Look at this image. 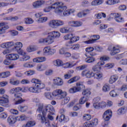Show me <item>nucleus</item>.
<instances>
[{
    "label": "nucleus",
    "instance_id": "obj_45",
    "mask_svg": "<svg viewBox=\"0 0 127 127\" xmlns=\"http://www.w3.org/2000/svg\"><path fill=\"white\" fill-rule=\"evenodd\" d=\"M110 90V84H105L102 87L103 92H105V93L107 92H109Z\"/></svg>",
    "mask_w": 127,
    "mask_h": 127
},
{
    "label": "nucleus",
    "instance_id": "obj_58",
    "mask_svg": "<svg viewBox=\"0 0 127 127\" xmlns=\"http://www.w3.org/2000/svg\"><path fill=\"white\" fill-rule=\"evenodd\" d=\"M44 96L46 99H48L49 100H52V95H51V93L46 92L44 93Z\"/></svg>",
    "mask_w": 127,
    "mask_h": 127
},
{
    "label": "nucleus",
    "instance_id": "obj_10",
    "mask_svg": "<svg viewBox=\"0 0 127 127\" xmlns=\"http://www.w3.org/2000/svg\"><path fill=\"white\" fill-rule=\"evenodd\" d=\"M38 112H54L55 110L54 108L51 105H48L46 107H43V106H40L37 109Z\"/></svg>",
    "mask_w": 127,
    "mask_h": 127
},
{
    "label": "nucleus",
    "instance_id": "obj_1",
    "mask_svg": "<svg viewBox=\"0 0 127 127\" xmlns=\"http://www.w3.org/2000/svg\"><path fill=\"white\" fill-rule=\"evenodd\" d=\"M32 84H35L34 86L29 87L28 91L30 93L34 94H39L41 93V90H43L45 88V84L38 79L33 78L31 80Z\"/></svg>",
    "mask_w": 127,
    "mask_h": 127
},
{
    "label": "nucleus",
    "instance_id": "obj_25",
    "mask_svg": "<svg viewBox=\"0 0 127 127\" xmlns=\"http://www.w3.org/2000/svg\"><path fill=\"white\" fill-rule=\"evenodd\" d=\"M45 61H46V57H38L33 59V62L34 63H41L42 62H45Z\"/></svg>",
    "mask_w": 127,
    "mask_h": 127
},
{
    "label": "nucleus",
    "instance_id": "obj_41",
    "mask_svg": "<svg viewBox=\"0 0 127 127\" xmlns=\"http://www.w3.org/2000/svg\"><path fill=\"white\" fill-rule=\"evenodd\" d=\"M30 59V56L26 55H24L20 58V61L21 62H24V61H27Z\"/></svg>",
    "mask_w": 127,
    "mask_h": 127
},
{
    "label": "nucleus",
    "instance_id": "obj_44",
    "mask_svg": "<svg viewBox=\"0 0 127 127\" xmlns=\"http://www.w3.org/2000/svg\"><path fill=\"white\" fill-rule=\"evenodd\" d=\"M10 76V72L9 71H6L0 73V78H7Z\"/></svg>",
    "mask_w": 127,
    "mask_h": 127
},
{
    "label": "nucleus",
    "instance_id": "obj_38",
    "mask_svg": "<svg viewBox=\"0 0 127 127\" xmlns=\"http://www.w3.org/2000/svg\"><path fill=\"white\" fill-rule=\"evenodd\" d=\"M91 94V91L89 89H85L82 92V95L84 96V97L88 98V99Z\"/></svg>",
    "mask_w": 127,
    "mask_h": 127
},
{
    "label": "nucleus",
    "instance_id": "obj_39",
    "mask_svg": "<svg viewBox=\"0 0 127 127\" xmlns=\"http://www.w3.org/2000/svg\"><path fill=\"white\" fill-rule=\"evenodd\" d=\"M69 93L70 94H75V93H77V92H80V88H76V87H73L70 88L68 90Z\"/></svg>",
    "mask_w": 127,
    "mask_h": 127
},
{
    "label": "nucleus",
    "instance_id": "obj_34",
    "mask_svg": "<svg viewBox=\"0 0 127 127\" xmlns=\"http://www.w3.org/2000/svg\"><path fill=\"white\" fill-rule=\"evenodd\" d=\"M118 79H119V76L117 74L111 76L109 79V84H114Z\"/></svg>",
    "mask_w": 127,
    "mask_h": 127
},
{
    "label": "nucleus",
    "instance_id": "obj_52",
    "mask_svg": "<svg viewBox=\"0 0 127 127\" xmlns=\"http://www.w3.org/2000/svg\"><path fill=\"white\" fill-rule=\"evenodd\" d=\"M24 20L26 24H31L33 23V20H32L31 18H26Z\"/></svg>",
    "mask_w": 127,
    "mask_h": 127
},
{
    "label": "nucleus",
    "instance_id": "obj_31",
    "mask_svg": "<svg viewBox=\"0 0 127 127\" xmlns=\"http://www.w3.org/2000/svg\"><path fill=\"white\" fill-rule=\"evenodd\" d=\"M85 51L87 52L86 54L90 55V56H92V57H93V56H96V54H93L92 53V51H94V48L93 47H88L86 48Z\"/></svg>",
    "mask_w": 127,
    "mask_h": 127
},
{
    "label": "nucleus",
    "instance_id": "obj_47",
    "mask_svg": "<svg viewBox=\"0 0 127 127\" xmlns=\"http://www.w3.org/2000/svg\"><path fill=\"white\" fill-rule=\"evenodd\" d=\"M89 100V98L87 97H86V96H83V97H81L79 99V104L80 105H83V104H85L87 101Z\"/></svg>",
    "mask_w": 127,
    "mask_h": 127
},
{
    "label": "nucleus",
    "instance_id": "obj_21",
    "mask_svg": "<svg viewBox=\"0 0 127 127\" xmlns=\"http://www.w3.org/2000/svg\"><path fill=\"white\" fill-rule=\"evenodd\" d=\"M120 2H121L120 0H107L105 1L107 5H115V4L120 3Z\"/></svg>",
    "mask_w": 127,
    "mask_h": 127
},
{
    "label": "nucleus",
    "instance_id": "obj_26",
    "mask_svg": "<svg viewBox=\"0 0 127 127\" xmlns=\"http://www.w3.org/2000/svg\"><path fill=\"white\" fill-rule=\"evenodd\" d=\"M53 64L56 67H61V66L64 65V63L61 60L58 59L53 62Z\"/></svg>",
    "mask_w": 127,
    "mask_h": 127
},
{
    "label": "nucleus",
    "instance_id": "obj_50",
    "mask_svg": "<svg viewBox=\"0 0 127 127\" xmlns=\"http://www.w3.org/2000/svg\"><path fill=\"white\" fill-rule=\"evenodd\" d=\"M9 83L11 84V85L17 86V85H19V80H15L14 79H10L9 80Z\"/></svg>",
    "mask_w": 127,
    "mask_h": 127
},
{
    "label": "nucleus",
    "instance_id": "obj_37",
    "mask_svg": "<svg viewBox=\"0 0 127 127\" xmlns=\"http://www.w3.org/2000/svg\"><path fill=\"white\" fill-rule=\"evenodd\" d=\"M61 33H69L70 32V28L68 27H63L60 29Z\"/></svg>",
    "mask_w": 127,
    "mask_h": 127
},
{
    "label": "nucleus",
    "instance_id": "obj_6",
    "mask_svg": "<svg viewBox=\"0 0 127 127\" xmlns=\"http://www.w3.org/2000/svg\"><path fill=\"white\" fill-rule=\"evenodd\" d=\"M54 42V39L51 36V35H49L45 38H42L39 40V43L40 44H46V45H50Z\"/></svg>",
    "mask_w": 127,
    "mask_h": 127
},
{
    "label": "nucleus",
    "instance_id": "obj_8",
    "mask_svg": "<svg viewBox=\"0 0 127 127\" xmlns=\"http://www.w3.org/2000/svg\"><path fill=\"white\" fill-rule=\"evenodd\" d=\"M120 48H121V47L119 46H109L108 50L109 51H110V55H111V56H114L118 53H120V52H121Z\"/></svg>",
    "mask_w": 127,
    "mask_h": 127
},
{
    "label": "nucleus",
    "instance_id": "obj_28",
    "mask_svg": "<svg viewBox=\"0 0 127 127\" xmlns=\"http://www.w3.org/2000/svg\"><path fill=\"white\" fill-rule=\"evenodd\" d=\"M8 102V96L3 95L2 97H0V104H7Z\"/></svg>",
    "mask_w": 127,
    "mask_h": 127
},
{
    "label": "nucleus",
    "instance_id": "obj_49",
    "mask_svg": "<svg viewBox=\"0 0 127 127\" xmlns=\"http://www.w3.org/2000/svg\"><path fill=\"white\" fill-rule=\"evenodd\" d=\"M109 95L112 98H116V97H117V96H119V93L117 92L116 90H113L110 92Z\"/></svg>",
    "mask_w": 127,
    "mask_h": 127
},
{
    "label": "nucleus",
    "instance_id": "obj_33",
    "mask_svg": "<svg viewBox=\"0 0 127 127\" xmlns=\"http://www.w3.org/2000/svg\"><path fill=\"white\" fill-rule=\"evenodd\" d=\"M37 50V47L35 46H29L27 47L26 51L29 53H31V52H34Z\"/></svg>",
    "mask_w": 127,
    "mask_h": 127
},
{
    "label": "nucleus",
    "instance_id": "obj_23",
    "mask_svg": "<svg viewBox=\"0 0 127 127\" xmlns=\"http://www.w3.org/2000/svg\"><path fill=\"white\" fill-rule=\"evenodd\" d=\"M85 56L87 57L85 59V62H86V63H93V62L96 61V59L95 58L90 56L88 54H86Z\"/></svg>",
    "mask_w": 127,
    "mask_h": 127
},
{
    "label": "nucleus",
    "instance_id": "obj_15",
    "mask_svg": "<svg viewBox=\"0 0 127 127\" xmlns=\"http://www.w3.org/2000/svg\"><path fill=\"white\" fill-rule=\"evenodd\" d=\"M54 84L55 86H58L61 87V86H63L64 85V81L63 79L59 77H56L53 79Z\"/></svg>",
    "mask_w": 127,
    "mask_h": 127
},
{
    "label": "nucleus",
    "instance_id": "obj_30",
    "mask_svg": "<svg viewBox=\"0 0 127 127\" xmlns=\"http://www.w3.org/2000/svg\"><path fill=\"white\" fill-rule=\"evenodd\" d=\"M104 3V0H94L92 1L91 5L97 6Z\"/></svg>",
    "mask_w": 127,
    "mask_h": 127
},
{
    "label": "nucleus",
    "instance_id": "obj_48",
    "mask_svg": "<svg viewBox=\"0 0 127 127\" xmlns=\"http://www.w3.org/2000/svg\"><path fill=\"white\" fill-rule=\"evenodd\" d=\"M9 28V26L8 25L4 26L3 27L0 28V34H3L5 33L6 30H7Z\"/></svg>",
    "mask_w": 127,
    "mask_h": 127
},
{
    "label": "nucleus",
    "instance_id": "obj_62",
    "mask_svg": "<svg viewBox=\"0 0 127 127\" xmlns=\"http://www.w3.org/2000/svg\"><path fill=\"white\" fill-rule=\"evenodd\" d=\"M64 100L63 101V105H66V104H68V103H69V101H70V97H64Z\"/></svg>",
    "mask_w": 127,
    "mask_h": 127
},
{
    "label": "nucleus",
    "instance_id": "obj_18",
    "mask_svg": "<svg viewBox=\"0 0 127 127\" xmlns=\"http://www.w3.org/2000/svg\"><path fill=\"white\" fill-rule=\"evenodd\" d=\"M92 37L93 39L91 40H89L83 42V43H85V44H92V43H95L96 40H99L100 39V36L99 35H93Z\"/></svg>",
    "mask_w": 127,
    "mask_h": 127
},
{
    "label": "nucleus",
    "instance_id": "obj_11",
    "mask_svg": "<svg viewBox=\"0 0 127 127\" xmlns=\"http://www.w3.org/2000/svg\"><path fill=\"white\" fill-rule=\"evenodd\" d=\"M99 124V120L97 118L93 119L91 121L86 122L83 125V127H94Z\"/></svg>",
    "mask_w": 127,
    "mask_h": 127
},
{
    "label": "nucleus",
    "instance_id": "obj_40",
    "mask_svg": "<svg viewBox=\"0 0 127 127\" xmlns=\"http://www.w3.org/2000/svg\"><path fill=\"white\" fill-rule=\"evenodd\" d=\"M14 45L15 46H14V49H15L16 51L22 48V47L23 46V45L20 42H16L14 44Z\"/></svg>",
    "mask_w": 127,
    "mask_h": 127
},
{
    "label": "nucleus",
    "instance_id": "obj_54",
    "mask_svg": "<svg viewBox=\"0 0 127 127\" xmlns=\"http://www.w3.org/2000/svg\"><path fill=\"white\" fill-rule=\"evenodd\" d=\"M26 120H27V116H25V115L23 114L19 116L18 121H19V122H22L23 121H26Z\"/></svg>",
    "mask_w": 127,
    "mask_h": 127
},
{
    "label": "nucleus",
    "instance_id": "obj_16",
    "mask_svg": "<svg viewBox=\"0 0 127 127\" xmlns=\"http://www.w3.org/2000/svg\"><path fill=\"white\" fill-rule=\"evenodd\" d=\"M44 3H45V1L43 0H38L33 2L32 6L33 8H39V7H41V5H43Z\"/></svg>",
    "mask_w": 127,
    "mask_h": 127
},
{
    "label": "nucleus",
    "instance_id": "obj_24",
    "mask_svg": "<svg viewBox=\"0 0 127 127\" xmlns=\"http://www.w3.org/2000/svg\"><path fill=\"white\" fill-rule=\"evenodd\" d=\"M47 68V65L43 64H39L37 65L36 70L39 72L45 71Z\"/></svg>",
    "mask_w": 127,
    "mask_h": 127
},
{
    "label": "nucleus",
    "instance_id": "obj_22",
    "mask_svg": "<svg viewBox=\"0 0 127 127\" xmlns=\"http://www.w3.org/2000/svg\"><path fill=\"white\" fill-rule=\"evenodd\" d=\"M8 58L12 61H15L19 59V55L17 54H10L8 55Z\"/></svg>",
    "mask_w": 127,
    "mask_h": 127
},
{
    "label": "nucleus",
    "instance_id": "obj_2",
    "mask_svg": "<svg viewBox=\"0 0 127 127\" xmlns=\"http://www.w3.org/2000/svg\"><path fill=\"white\" fill-rule=\"evenodd\" d=\"M60 4H63L62 1L56 2L51 6L46 7L44 9V12H50V11H51V9H54L55 13L60 14V12H61V6H60Z\"/></svg>",
    "mask_w": 127,
    "mask_h": 127
},
{
    "label": "nucleus",
    "instance_id": "obj_59",
    "mask_svg": "<svg viewBox=\"0 0 127 127\" xmlns=\"http://www.w3.org/2000/svg\"><path fill=\"white\" fill-rule=\"evenodd\" d=\"M67 51V49L66 48H62L60 49L59 53L61 55H64Z\"/></svg>",
    "mask_w": 127,
    "mask_h": 127
},
{
    "label": "nucleus",
    "instance_id": "obj_43",
    "mask_svg": "<svg viewBox=\"0 0 127 127\" xmlns=\"http://www.w3.org/2000/svg\"><path fill=\"white\" fill-rule=\"evenodd\" d=\"M21 87L13 88L10 90V93L14 94V92H15L16 93H19V92H21Z\"/></svg>",
    "mask_w": 127,
    "mask_h": 127
},
{
    "label": "nucleus",
    "instance_id": "obj_42",
    "mask_svg": "<svg viewBox=\"0 0 127 127\" xmlns=\"http://www.w3.org/2000/svg\"><path fill=\"white\" fill-rule=\"evenodd\" d=\"M18 110L20 112H26L28 110V107L26 105L19 106L18 107Z\"/></svg>",
    "mask_w": 127,
    "mask_h": 127
},
{
    "label": "nucleus",
    "instance_id": "obj_27",
    "mask_svg": "<svg viewBox=\"0 0 127 127\" xmlns=\"http://www.w3.org/2000/svg\"><path fill=\"white\" fill-rule=\"evenodd\" d=\"M48 34H51L52 37L54 39V40L55 38H59V37H60L61 36L60 32L55 31L48 33Z\"/></svg>",
    "mask_w": 127,
    "mask_h": 127
},
{
    "label": "nucleus",
    "instance_id": "obj_57",
    "mask_svg": "<svg viewBox=\"0 0 127 127\" xmlns=\"http://www.w3.org/2000/svg\"><path fill=\"white\" fill-rule=\"evenodd\" d=\"M16 51L17 52L18 54L21 55V56H23V55H26V53L25 51L21 49V48L19 49V50H17Z\"/></svg>",
    "mask_w": 127,
    "mask_h": 127
},
{
    "label": "nucleus",
    "instance_id": "obj_19",
    "mask_svg": "<svg viewBox=\"0 0 127 127\" xmlns=\"http://www.w3.org/2000/svg\"><path fill=\"white\" fill-rule=\"evenodd\" d=\"M18 117H15L14 116H10L7 118V123L10 126L13 125V124H15L16 123V119Z\"/></svg>",
    "mask_w": 127,
    "mask_h": 127
},
{
    "label": "nucleus",
    "instance_id": "obj_20",
    "mask_svg": "<svg viewBox=\"0 0 127 127\" xmlns=\"http://www.w3.org/2000/svg\"><path fill=\"white\" fill-rule=\"evenodd\" d=\"M113 114V112H105L103 114V118L104 121H110V119L112 118V115Z\"/></svg>",
    "mask_w": 127,
    "mask_h": 127
},
{
    "label": "nucleus",
    "instance_id": "obj_46",
    "mask_svg": "<svg viewBox=\"0 0 127 127\" xmlns=\"http://www.w3.org/2000/svg\"><path fill=\"white\" fill-rule=\"evenodd\" d=\"M120 16H121V14L119 13H111L110 15V18H114L115 20Z\"/></svg>",
    "mask_w": 127,
    "mask_h": 127
},
{
    "label": "nucleus",
    "instance_id": "obj_5",
    "mask_svg": "<svg viewBox=\"0 0 127 127\" xmlns=\"http://www.w3.org/2000/svg\"><path fill=\"white\" fill-rule=\"evenodd\" d=\"M46 112H42L37 115L38 120H41V124H44L47 127H50V122L46 119Z\"/></svg>",
    "mask_w": 127,
    "mask_h": 127
},
{
    "label": "nucleus",
    "instance_id": "obj_35",
    "mask_svg": "<svg viewBox=\"0 0 127 127\" xmlns=\"http://www.w3.org/2000/svg\"><path fill=\"white\" fill-rule=\"evenodd\" d=\"M79 80H80V76H75L68 80L67 81V84H73V83H75V82H77Z\"/></svg>",
    "mask_w": 127,
    "mask_h": 127
},
{
    "label": "nucleus",
    "instance_id": "obj_7",
    "mask_svg": "<svg viewBox=\"0 0 127 127\" xmlns=\"http://www.w3.org/2000/svg\"><path fill=\"white\" fill-rule=\"evenodd\" d=\"M64 21L60 20H52L49 22V26L52 28H56L58 26L64 25Z\"/></svg>",
    "mask_w": 127,
    "mask_h": 127
},
{
    "label": "nucleus",
    "instance_id": "obj_17",
    "mask_svg": "<svg viewBox=\"0 0 127 127\" xmlns=\"http://www.w3.org/2000/svg\"><path fill=\"white\" fill-rule=\"evenodd\" d=\"M68 23L72 27H79L83 24V23L80 21H70Z\"/></svg>",
    "mask_w": 127,
    "mask_h": 127
},
{
    "label": "nucleus",
    "instance_id": "obj_3",
    "mask_svg": "<svg viewBox=\"0 0 127 127\" xmlns=\"http://www.w3.org/2000/svg\"><path fill=\"white\" fill-rule=\"evenodd\" d=\"M63 4H60L61 9H60L61 11L60 12V14L62 13L64 16H69L71 13H74L75 10L74 9H68V7L66 5H64V3L62 2Z\"/></svg>",
    "mask_w": 127,
    "mask_h": 127
},
{
    "label": "nucleus",
    "instance_id": "obj_51",
    "mask_svg": "<svg viewBox=\"0 0 127 127\" xmlns=\"http://www.w3.org/2000/svg\"><path fill=\"white\" fill-rule=\"evenodd\" d=\"M47 20H48V18L47 17H43L38 19L37 22L38 23H43V22H46Z\"/></svg>",
    "mask_w": 127,
    "mask_h": 127
},
{
    "label": "nucleus",
    "instance_id": "obj_13",
    "mask_svg": "<svg viewBox=\"0 0 127 127\" xmlns=\"http://www.w3.org/2000/svg\"><path fill=\"white\" fill-rule=\"evenodd\" d=\"M22 95L21 93H16L14 94V101H15V105H17L18 104H21L22 102H23V99L21 98Z\"/></svg>",
    "mask_w": 127,
    "mask_h": 127
},
{
    "label": "nucleus",
    "instance_id": "obj_9",
    "mask_svg": "<svg viewBox=\"0 0 127 127\" xmlns=\"http://www.w3.org/2000/svg\"><path fill=\"white\" fill-rule=\"evenodd\" d=\"M44 55H54L56 53V49L50 47H46L43 49Z\"/></svg>",
    "mask_w": 127,
    "mask_h": 127
},
{
    "label": "nucleus",
    "instance_id": "obj_61",
    "mask_svg": "<svg viewBox=\"0 0 127 127\" xmlns=\"http://www.w3.org/2000/svg\"><path fill=\"white\" fill-rule=\"evenodd\" d=\"M0 118L2 119V120H5V119L7 118V114L5 112L0 114Z\"/></svg>",
    "mask_w": 127,
    "mask_h": 127
},
{
    "label": "nucleus",
    "instance_id": "obj_64",
    "mask_svg": "<svg viewBox=\"0 0 127 127\" xmlns=\"http://www.w3.org/2000/svg\"><path fill=\"white\" fill-rule=\"evenodd\" d=\"M115 66L114 64H108L105 65L104 67L106 68V69H111L113 68Z\"/></svg>",
    "mask_w": 127,
    "mask_h": 127
},
{
    "label": "nucleus",
    "instance_id": "obj_60",
    "mask_svg": "<svg viewBox=\"0 0 127 127\" xmlns=\"http://www.w3.org/2000/svg\"><path fill=\"white\" fill-rule=\"evenodd\" d=\"M23 67L24 68H32L33 67V64H31L28 63H25L23 64Z\"/></svg>",
    "mask_w": 127,
    "mask_h": 127
},
{
    "label": "nucleus",
    "instance_id": "obj_4",
    "mask_svg": "<svg viewBox=\"0 0 127 127\" xmlns=\"http://www.w3.org/2000/svg\"><path fill=\"white\" fill-rule=\"evenodd\" d=\"M52 96L55 97L57 100H62L67 96V92L63 91L61 89H56L53 91Z\"/></svg>",
    "mask_w": 127,
    "mask_h": 127
},
{
    "label": "nucleus",
    "instance_id": "obj_36",
    "mask_svg": "<svg viewBox=\"0 0 127 127\" xmlns=\"http://www.w3.org/2000/svg\"><path fill=\"white\" fill-rule=\"evenodd\" d=\"M101 98L100 97H97L94 99L95 103H93V107L95 109L99 110L100 109V105H99V102H100Z\"/></svg>",
    "mask_w": 127,
    "mask_h": 127
},
{
    "label": "nucleus",
    "instance_id": "obj_14",
    "mask_svg": "<svg viewBox=\"0 0 127 127\" xmlns=\"http://www.w3.org/2000/svg\"><path fill=\"white\" fill-rule=\"evenodd\" d=\"M105 64V62H99L97 63L96 64L94 65L92 67V70L94 72H97L98 71H100L102 69V67L101 66H104Z\"/></svg>",
    "mask_w": 127,
    "mask_h": 127
},
{
    "label": "nucleus",
    "instance_id": "obj_63",
    "mask_svg": "<svg viewBox=\"0 0 127 127\" xmlns=\"http://www.w3.org/2000/svg\"><path fill=\"white\" fill-rule=\"evenodd\" d=\"M83 119L85 120V121H90L91 120V116L90 114H85L83 116Z\"/></svg>",
    "mask_w": 127,
    "mask_h": 127
},
{
    "label": "nucleus",
    "instance_id": "obj_32",
    "mask_svg": "<svg viewBox=\"0 0 127 127\" xmlns=\"http://www.w3.org/2000/svg\"><path fill=\"white\" fill-rule=\"evenodd\" d=\"M93 77L94 79L100 80L103 78V73L101 71L96 72L95 73H93Z\"/></svg>",
    "mask_w": 127,
    "mask_h": 127
},
{
    "label": "nucleus",
    "instance_id": "obj_53",
    "mask_svg": "<svg viewBox=\"0 0 127 127\" xmlns=\"http://www.w3.org/2000/svg\"><path fill=\"white\" fill-rule=\"evenodd\" d=\"M35 126V122L30 121L28 122L25 126H23V127H31Z\"/></svg>",
    "mask_w": 127,
    "mask_h": 127
},
{
    "label": "nucleus",
    "instance_id": "obj_29",
    "mask_svg": "<svg viewBox=\"0 0 127 127\" xmlns=\"http://www.w3.org/2000/svg\"><path fill=\"white\" fill-rule=\"evenodd\" d=\"M69 40L70 43H75V42H77V41H79V40H80V37L77 36H74V34H72V36H70V39Z\"/></svg>",
    "mask_w": 127,
    "mask_h": 127
},
{
    "label": "nucleus",
    "instance_id": "obj_55",
    "mask_svg": "<svg viewBox=\"0 0 127 127\" xmlns=\"http://www.w3.org/2000/svg\"><path fill=\"white\" fill-rule=\"evenodd\" d=\"M110 59V57L107 56H103L100 57V61L104 62V61H109Z\"/></svg>",
    "mask_w": 127,
    "mask_h": 127
},
{
    "label": "nucleus",
    "instance_id": "obj_56",
    "mask_svg": "<svg viewBox=\"0 0 127 127\" xmlns=\"http://www.w3.org/2000/svg\"><path fill=\"white\" fill-rule=\"evenodd\" d=\"M76 88H79V91H81L83 88H85V85L83 84L82 82H77L76 83Z\"/></svg>",
    "mask_w": 127,
    "mask_h": 127
},
{
    "label": "nucleus",
    "instance_id": "obj_12",
    "mask_svg": "<svg viewBox=\"0 0 127 127\" xmlns=\"http://www.w3.org/2000/svg\"><path fill=\"white\" fill-rule=\"evenodd\" d=\"M81 76L82 77H86V78H92L94 77V72L89 69H85L81 72Z\"/></svg>",
    "mask_w": 127,
    "mask_h": 127
}]
</instances>
